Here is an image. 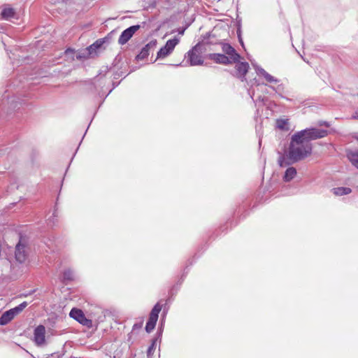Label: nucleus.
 <instances>
[{
    "instance_id": "f257e3e1",
    "label": "nucleus",
    "mask_w": 358,
    "mask_h": 358,
    "mask_svg": "<svg viewBox=\"0 0 358 358\" xmlns=\"http://www.w3.org/2000/svg\"><path fill=\"white\" fill-rule=\"evenodd\" d=\"M312 153V144L308 143L297 133H295L291 138L288 150V159L292 163L301 161Z\"/></svg>"
},
{
    "instance_id": "f03ea898",
    "label": "nucleus",
    "mask_w": 358,
    "mask_h": 358,
    "mask_svg": "<svg viewBox=\"0 0 358 358\" xmlns=\"http://www.w3.org/2000/svg\"><path fill=\"white\" fill-rule=\"evenodd\" d=\"M296 133L299 134L303 140L307 141L308 143H310V141L327 136L329 134V131L326 129L309 128L301 130Z\"/></svg>"
},
{
    "instance_id": "7ed1b4c3",
    "label": "nucleus",
    "mask_w": 358,
    "mask_h": 358,
    "mask_svg": "<svg viewBox=\"0 0 358 358\" xmlns=\"http://www.w3.org/2000/svg\"><path fill=\"white\" fill-rule=\"evenodd\" d=\"M162 308V306L159 303H157L152 308L150 315L148 320L145 325V331L148 333H150L155 327L157 321L159 317V313Z\"/></svg>"
},
{
    "instance_id": "20e7f679",
    "label": "nucleus",
    "mask_w": 358,
    "mask_h": 358,
    "mask_svg": "<svg viewBox=\"0 0 358 358\" xmlns=\"http://www.w3.org/2000/svg\"><path fill=\"white\" fill-rule=\"evenodd\" d=\"M69 315L71 318L74 319L80 324L87 328H92L93 327V323L92 320L87 319L83 311L80 309L73 308L70 311Z\"/></svg>"
},
{
    "instance_id": "39448f33",
    "label": "nucleus",
    "mask_w": 358,
    "mask_h": 358,
    "mask_svg": "<svg viewBox=\"0 0 358 358\" xmlns=\"http://www.w3.org/2000/svg\"><path fill=\"white\" fill-rule=\"evenodd\" d=\"M179 43V39L175 37L166 41L165 45L160 48L157 52V59H164L171 54L176 45Z\"/></svg>"
},
{
    "instance_id": "423d86ee",
    "label": "nucleus",
    "mask_w": 358,
    "mask_h": 358,
    "mask_svg": "<svg viewBox=\"0 0 358 358\" xmlns=\"http://www.w3.org/2000/svg\"><path fill=\"white\" fill-rule=\"evenodd\" d=\"M140 27L138 24L133 25L124 30L118 38V43L120 45L126 44Z\"/></svg>"
},
{
    "instance_id": "0eeeda50",
    "label": "nucleus",
    "mask_w": 358,
    "mask_h": 358,
    "mask_svg": "<svg viewBox=\"0 0 358 358\" xmlns=\"http://www.w3.org/2000/svg\"><path fill=\"white\" fill-rule=\"evenodd\" d=\"M157 45V41L153 39L146 44L142 49L140 53L136 56L138 60H143L145 59L150 54V51H153Z\"/></svg>"
},
{
    "instance_id": "6e6552de",
    "label": "nucleus",
    "mask_w": 358,
    "mask_h": 358,
    "mask_svg": "<svg viewBox=\"0 0 358 358\" xmlns=\"http://www.w3.org/2000/svg\"><path fill=\"white\" fill-rule=\"evenodd\" d=\"M34 337L37 345H42L45 343V328L43 325L40 324L35 328Z\"/></svg>"
},
{
    "instance_id": "1a4fd4ad",
    "label": "nucleus",
    "mask_w": 358,
    "mask_h": 358,
    "mask_svg": "<svg viewBox=\"0 0 358 358\" xmlns=\"http://www.w3.org/2000/svg\"><path fill=\"white\" fill-rule=\"evenodd\" d=\"M222 49L233 63L238 62L241 57L231 45L224 43L222 45Z\"/></svg>"
},
{
    "instance_id": "9d476101",
    "label": "nucleus",
    "mask_w": 358,
    "mask_h": 358,
    "mask_svg": "<svg viewBox=\"0 0 358 358\" xmlns=\"http://www.w3.org/2000/svg\"><path fill=\"white\" fill-rule=\"evenodd\" d=\"M188 60L192 66L200 65L203 64L201 55L196 50V46L194 47L187 52Z\"/></svg>"
},
{
    "instance_id": "9b49d317",
    "label": "nucleus",
    "mask_w": 358,
    "mask_h": 358,
    "mask_svg": "<svg viewBox=\"0 0 358 358\" xmlns=\"http://www.w3.org/2000/svg\"><path fill=\"white\" fill-rule=\"evenodd\" d=\"M15 257L16 260L20 263H23L27 259L25 252V245L19 242L15 247Z\"/></svg>"
},
{
    "instance_id": "f8f14e48",
    "label": "nucleus",
    "mask_w": 358,
    "mask_h": 358,
    "mask_svg": "<svg viewBox=\"0 0 358 358\" xmlns=\"http://www.w3.org/2000/svg\"><path fill=\"white\" fill-rule=\"evenodd\" d=\"M108 41V37L97 39L94 43L88 46L87 49L90 52L91 55L93 57L96 54V50L100 49L102 47V45Z\"/></svg>"
},
{
    "instance_id": "ddd939ff",
    "label": "nucleus",
    "mask_w": 358,
    "mask_h": 358,
    "mask_svg": "<svg viewBox=\"0 0 358 358\" xmlns=\"http://www.w3.org/2000/svg\"><path fill=\"white\" fill-rule=\"evenodd\" d=\"M208 58L214 60L217 64H228L233 63L231 60L226 55L220 53H213L208 55Z\"/></svg>"
},
{
    "instance_id": "4468645a",
    "label": "nucleus",
    "mask_w": 358,
    "mask_h": 358,
    "mask_svg": "<svg viewBox=\"0 0 358 358\" xmlns=\"http://www.w3.org/2000/svg\"><path fill=\"white\" fill-rule=\"evenodd\" d=\"M249 69L248 62H238L236 65V75L240 78H243Z\"/></svg>"
},
{
    "instance_id": "2eb2a0df",
    "label": "nucleus",
    "mask_w": 358,
    "mask_h": 358,
    "mask_svg": "<svg viewBox=\"0 0 358 358\" xmlns=\"http://www.w3.org/2000/svg\"><path fill=\"white\" fill-rule=\"evenodd\" d=\"M256 71L259 76H263L268 83H277L279 82V80L277 78H275L273 76L270 75L262 68H260V67L257 68Z\"/></svg>"
},
{
    "instance_id": "dca6fc26",
    "label": "nucleus",
    "mask_w": 358,
    "mask_h": 358,
    "mask_svg": "<svg viewBox=\"0 0 358 358\" xmlns=\"http://www.w3.org/2000/svg\"><path fill=\"white\" fill-rule=\"evenodd\" d=\"M13 318L11 312L9 310H6L0 317V325L4 326L8 324Z\"/></svg>"
},
{
    "instance_id": "f3484780",
    "label": "nucleus",
    "mask_w": 358,
    "mask_h": 358,
    "mask_svg": "<svg viewBox=\"0 0 358 358\" xmlns=\"http://www.w3.org/2000/svg\"><path fill=\"white\" fill-rule=\"evenodd\" d=\"M1 15L3 19L8 20L14 17L15 11L13 8L6 7L2 10Z\"/></svg>"
},
{
    "instance_id": "a211bd4d",
    "label": "nucleus",
    "mask_w": 358,
    "mask_h": 358,
    "mask_svg": "<svg viewBox=\"0 0 358 358\" xmlns=\"http://www.w3.org/2000/svg\"><path fill=\"white\" fill-rule=\"evenodd\" d=\"M347 157L352 164L358 169V150L348 152Z\"/></svg>"
},
{
    "instance_id": "6ab92c4d",
    "label": "nucleus",
    "mask_w": 358,
    "mask_h": 358,
    "mask_svg": "<svg viewBox=\"0 0 358 358\" xmlns=\"http://www.w3.org/2000/svg\"><path fill=\"white\" fill-rule=\"evenodd\" d=\"M333 193L336 196L347 195L351 193L352 190L349 187H335L331 189Z\"/></svg>"
},
{
    "instance_id": "aec40b11",
    "label": "nucleus",
    "mask_w": 358,
    "mask_h": 358,
    "mask_svg": "<svg viewBox=\"0 0 358 358\" xmlns=\"http://www.w3.org/2000/svg\"><path fill=\"white\" fill-rule=\"evenodd\" d=\"M296 175V170L294 167L288 168L284 175L283 179L285 182L292 180Z\"/></svg>"
},
{
    "instance_id": "412c9836",
    "label": "nucleus",
    "mask_w": 358,
    "mask_h": 358,
    "mask_svg": "<svg viewBox=\"0 0 358 358\" xmlns=\"http://www.w3.org/2000/svg\"><path fill=\"white\" fill-rule=\"evenodd\" d=\"M28 303L27 301H24L17 306L16 307L10 309L9 310L11 312L13 317H15L17 315L20 314L27 306Z\"/></svg>"
},
{
    "instance_id": "4be33fe9",
    "label": "nucleus",
    "mask_w": 358,
    "mask_h": 358,
    "mask_svg": "<svg viewBox=\"0 0 358 358\" xmlns=\"http://www.w3.org/2000/svg\"><path fill=\"white\" fill-rule=\"evenodd\" d=\"M74 279L73 272L71 269H66L63 273L62 282L67 284L68 282L72 281Z\"/></svg>"
},
{
    "instance_id": "5701e85b",
    "label": "nucleus",
    "mask_w": 358,
    "mask_h": 358,
    "mask_svg": "<svg viewBox=\"0 0 358 358\" xmlns=\"http://www.w3.org/2000/svg\"><path fill=\"white\" fill-rule=\"evenodd\" d=\"M276 127L280 130L288 131V120L278 119L276 120Z\"/></svg>"
},
{
    "instance_id": "b1692460",
    "label": "nucleus",
    "mask_w": 358,
    "mask_h": 358,
    "mask_svg": "<svg viewBox=\"0 0 358 358\" xmlns=\"http://www.w3.org/2000/svg\"><path fill=\"white\" fill-rule=\"evenodd\" d=\"M92 57L90 54V52L87 50V48H85V50H82L81 52H79L77 55H76V59H78V60H81V59H88L90 57Z\"/></svg>"
},
{
    "instance_id": "393cba45",
    "label": "nucleus",
    "mask_w": 358,
    "mask_h": 358,
    "mask_svg": "<svg viewBox=\"0 0 358 358\" xmlns=\"http://www.w3.org/2000/svg\"><path fill=\"white\" fill-rule=\"evenodd\" d=\"M156 341H157V339H153L152 344L148 348V350H147L148 357H150L153 355L154 351L155 350Z\"/></svg>"
},
{
    "instance_id": "a878e982",
    "label": "nucleus",
    "mask_w": 358,
    "mask_h": 358,
    "mask_svg": "<svg viewBox=\"0 0 358 358\" xmlns=\"http://www.w3.org/2000/svg\"><path fill=\"white\" fill-rule=\"evenodd\" d=\"M278 162L279 166L281 167L285 166L291 164L290 162H286L285 156L282 154H280V157L278 158Z\"/></svg>"
},
{
    "instance_id": "bb28decb",
    "label": "nucleus",
    "mask_w": 358,
    "mask_h": 358,
    "mask_svg": "<svg viewBox=\"0 0 358 358\" xmlns=\"http://www.w3.org/2000/svg\"><path fill=\"white\" fill-rule=\"evenodd\" d=\"M143 320H141L140 322H136L134 325H133V327H132V331H137V330H140L142 327H143Z\"/></svg>"
},
{
    "instance_id": "cd10ccee",
    "label": "nucleus",
    "mask_w": 358,
    "mask_h": 358,
    "mask_svg": "<svg viewBox=\"0 0 358 358\" xmlns=\"http://www.w3.org/2000/svg\"><path fill=\"white\" fill-rule=\"evenodd\" d=\"M318 124L320 126H325L327 127H330V124L328 122H326V121H320V122H319Z\"/></svg>"
},
{
    "instance_id": "c85d7f7f",
    "label": "nucleus",
    "mask_w": 358,
    "mask_h": 358,
    "mask_svg": "<svg viewBox=\"0 0 358 358\" xmlns=\"http://www.w3.org/2000/svg\"><path fill=\"white\" fill-rule=\"evenodd\" d=\"M352 119L358 120V109L355 110L352 115Z\"/></svg>"
},
{
    "instance_id": "c756f323",
    "label": "nucleus",
    "mask_w": 358,
    "mask_h": 358,
    "mask_svg": "<svg viewBox=\"0 0 358 358\" xmlns=\"http://www.w3.org/2000/svg\"><path fill=\"white\" fill-rule=\"evenodd\" d=\"M255 101H259V102L264 103V97L262 98V96H259L258 97V99Z\"/></svg>"
},
{
    "instance_id": "7c9ffc66",
    "label": "nucleus",
    "mask_w": 358,
    "mask_h": 358,
    "mask_svg": "<svg viewBox=\"0 0 358 358\" xmlns=\"http://www.w3.org/2000/svg\"><path fill=\"white\" fill-rule=\"evenodd\" d=\"M10 103H11L12 106H13V108H15L16 107V105L15 103H17V101H15L14 100H11L10 101Z\"/></svg>"
},
{
    "instance_id": "2f4dec72",
    "label": "nucleus",
    "mask_w": 358,
    "mask_h": 358,
    "mask_svg": "<svg viewBox=\"0 0 358 358\" xmlns=\"http://www.w3.org/2000/svg\"><path fill=\"white\" fill-rule=\"evenodd\" d=\"M73 52V50H71V49L69 48V49H67V50H66V52H66V54H68L69 52Z\"/></svg>"
},
{
    "instance_id": "473e14b6",
    "label": "nucleus",
    "mask_w": 358,
    "mask_h": 358,
    "mask_svg": "<svg viewBox=\"0 0 358 358\" xmlns=\"http://www.w3.org/2000/svg\"><path fill=\"white\" fill-rule=\"evenodd\" d=\"M57 355V358H60V355H57V353H52V354L51 355V356H52V357H55V355Z\"/></svg>"
},
{
    "instance_id": "72a5a7b5",
    "label": "nucleus",
    "mask_w": 358,
    "mask_h": 358,
    "mask_svg": "<svg viewBox=\"0 0 358 358\" xmlns=\"http://www.w3.org/2000/svg\"><path fill=\"white\" fill-rule=\"evenodd\" d=\"M250 97H251L252 99H253V96H254V95H255V91H252V94H250Z\"/></svg>"
},
{
    "instance_id": "f704fd0d",
    "label": "nucleus",
    "mask_w": 358,
    "mask_h": 358,
    "mask_svg": "<svg viewBox=\"0 0 358 358\" xmlns=\"http://www.w3.org/2000/svg\"><path fill=\"white\" fill-rule=\"evenodd\" d=\"M53 216H54V217L57 216L56 210H55V211H54V213H53Z\"/></svg>"
},
{
    "instance_id": "c9c22d12",
    "label": "nucleus",
    "mask_w": 358,
    "mask_h": 358,
    "mask_svg": "<svg viewBox=\"0 0 358 358\" xmlns=\"http://www.w3.org/2000/svg\"><path fill=\"white\" fill-rule=\"evenodd\" d=\"M357 140L358 141V136L357 137Z\"/></svg>"
},
{
    "instance_id": "e433bc0d",
    "label": "nucleus",
    "mask_w": 358,
    "mask_h": 358,
    "mask_svg": "<svg viewBox=\"0 0 358 358\" xmlns=\"http://www.w3.org/2000/svg\"><path fill=\"white\" fill-rule=\"evenodd\" d=\"M72 358H76V357H72Z\"/></svg>"
}]
</instances>
